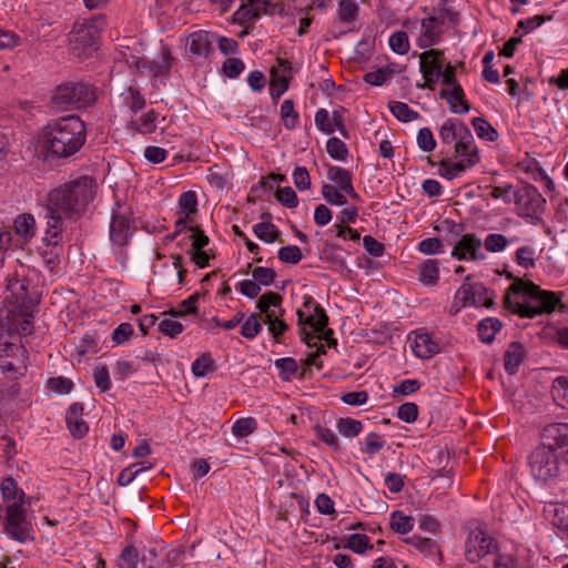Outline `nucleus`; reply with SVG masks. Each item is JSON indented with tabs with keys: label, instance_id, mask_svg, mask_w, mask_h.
<instances>
[{
	"label": "nucleus",
	"instance_id": "a18cd8bd",
	"mask_svg": "<svg viewBox=\"0 0 568 568\" xmlns=\"http://www.w3.org/2000/svg\"><path fill=\"white\" fill-rule=\"evenodd\" d=\"M179 213L191 217L197 212V195L194 191L183 192L179 197Z\"/></svg>",
	"mask_w": 568,
	"mask_h": 568
},
{
	"label": "nucleus",
	"instance_id": "bf43d9fd",
	"mask_svg": "<svg viewBox=\"0 0 568 568\" xmlns=\"http://www.w3.org/2000/svg\"><path fill=\"white\" fill-rule=\"evenodd\" d=\"M275 197L285 207L294 209L298 205L297 195L291 186L278 187Z\"/></svg>",
	"mask_w": 568,
	"mask_h": 568
},
{
	"label": "nucleus",
	"instance_id": "c03bdc74",
	"mask_svg": "<svg viewBox=\"0 0 568 568\" xmlns=\"http://www.w3.org/2000/svg\"><path fill=\"white\" fill-rule=\"evenodd\" d=\"M215 362L210 353H203L192 363V373L195 377H205L210 372L214 371Z\"/></svg>",
	"mask_w": 568,
	"mask_h": 568
},
{
	"label": "nucleus",
	"instance_id": "f257e3e1",
	"mask_svg": "<svg viewBox=\"0 0 568 568\" xmlns=\"http://www.w3.org/2000/svg\"><path fill=\"white\" fill-rule=\"evenodd\" d=\"M95 189L93 179L81 176L63 183L48 193L44 240L49 245L57 246L59 244L65 222L74 223L85 213L95 196Z\"/></svg>",
	"mask_w": 568,
	"mask_h": 568
},
{
	"label": "nucleus",
	"instance_id": "6e6552de",
	"mask_svg": "<svg viewBox=\"0 0 568 568\" xmlns=\"http://www.w3.org/2000/svg\"><path fill=\"white\" fill-rule=\"evenodd\" d=\"M297 324L302 342L307 346H313L314 335L305 328V325L312 327L315 332H322L328 323V316L325 310L310 295L303 297V306L296 312Z\"/></svg>",
	"mask_w": 568,
	"mask_h": 568
},
{
	"label": "nucleus",
	"instance_id": "052dcab7",
	"mask_svg": "<svg viewBox=\"0 0 568 568\" xmlns=\"http://www.w3.org/2000/svg\"><path fill=\"white\" fill-rule=\"evenodd\" d=\"M172 67V57L168 49H164L159 60L152 62L151 71L155 77L166 74Z\"/></svg>",
	"mask_w": 568,
	"mask_h": 568
},
{
	"label": "nucleus",
	"instance_id": "f704fd0d",
	"mask_svg": "<svg viewBox=\"0 0 568 568\" xmlns=\"http://www.w3.org/2000/svg\"><path fill=\"white\" fill-rule=\"evenodd\" d=\"M274 366L278 369V377L285 382L292 381L300 369L297 361L293 357L277 358L274 362Z\"/></svg>",
	"mask_w": 568,
	"mask_h": 568
},
{
	"label": "nucleus",
	"instance_id": "2eb2a0df",
	"mask_svg": "<svg viewBox=\"0 0 568 568\" xmlns=\"http://www.w3.org/2000/svg\"><path fill=\"white\" fill-rule=\"evenodd\" d=\"M445 17L454 20L456 12L449 9H442L439 16L428 17L420 21L422 33L417 40V45L422 49L430 48L439 40L440 27L445 23Z\"/></svg>",
	"mask_w": 568,
	"mask_h": 568
},
{
	"label": "nucleus",
	"instance_id": "aec40b11",
	"mask_svg": "<svg viewBox=\"0 0 568 568\" xmlns=\"http://www.w3.org/2000/svg\"><path fill=\"white\" fill-rule=\"evenodd\" d=\"M186 50L190 54L206 58L212 50V36L204 30H197L186 38Z\"/></svg>",
	"mask_w": 568,
	"mask_h": 568
},
{
	"label": "nucleus",
	"instance_id": "3c124183",
	"mask_svg": "<svg viewBox=\"0 0 568 568\" xmlns=\"http://www.w3.org/2000/svg\"><path fill=\"white\" fill-rule=\"evenodd\" d=\"M336 427L339 434H342L345 437L352 438L357 436L362 432L363 424L357 419L345 417L338 419Z\"/></svg>",
	"mask_w": 568,
	"mask_h": 568
},
{
	"label": "nucleus",
	"instance_id": "bb28decb",
	"mask_svg": "<svg viewBox=\"0 0 568 568\" xmlns=\"http://www.w3.org/2000/svg\"><path fill=\"white\" fill-rule=\"evenodd\" d=\"M159 114L156 111L149 110L138 119L130 121L126 128L143 135L151 134L156 130L155 122Z\"/></svg>",
	"mask_w": 568,
	"mask_h": 568
},
{
	"label": "nucleus",
	"instance_id": "393cba45",
	"mask_svg": "<svg viewBox=\"0 0 568 568\" xmlns=\"http://www.w3.org/2000/svg\"><path fill=\"white\" fill-rule=\"evenodd\" d=\"M473 276L467 275L464 283L455 293V300L462 302V305L474 306L475 295L484 292V284L480 282H473Z\"/></svg>",
	"mask_w": 568,
	"mask_h": 568
},
{
	"label": "nucleus",
	"instance_id": "0eeeda50",
	"mask_svg": "<svg viewBox=\"0 0 568 568\" xmlns=\"http://www.w3.org/2000/svg\"><path fill=\"white\" fill-rule=\"evenodd\" d=\"M106 26L104 14L92 16L82 22H77L70 32V44L73 53L81 55L87 50L93 49L100 38L101 31Z\"/></svg>",
	"mask_w": 568,
	"mask_h": 568
},
{
	"label": "nucleus",
	"instance_id": "680f3d73",
	"mask_svg": "<svg viewBox=\"0 0 568 568\" xmlns=\"http://www.w3.org/2000/svg\"><path fill=\"white\" fill-rule=\"evenodd\" d=\"M190 232L191 234L187 236V240L191 241L190 250H204L209 245L210 239L199 225L191 226Z\"/></svg>",
	"mask_w": 568,
	"mask_h": 568
},
{
	"label": "nucleus",
	"instance_id": "774afa93",
	"mask_svg": "<svg viewBox=\"0 0 568 568\" xmlns=\"http://www.w3.org/2000/svg\"><path fill=\"white\" fill-rule=\"evenodd\" d=\"M253 280L263 286L273 284L276 273L273 268L257 266L252 272Z\"/></svg>",
	"mask_w": 568,
	"mask_h": 568
},
{
	"label": "nucleus",
	"instance_id": "58836bf2",
	"mask_svg": "<svg viewBox=\"0 0 568 568\" xmlns=\"http://www.w3.org/2000/svg\"><path fill=\"white\" fill-rule=\"evenodd\" d=\"M471 125L479 139L494 142L498 139L497 130L484 118H474Z\"/></svg>",
	"mask_w": 568,
	"mask_h": 568
},
{
	"label": "nucleus",
	"instance_id": "e433bc0d",
	"mask_svg": "<svg viewBox=\"0 0 568 568\" xmlns=\"http://www.w3.org/2000/svg\"><path fill=\"white\" fill-rule=\"evenodd\" d=\"M390 113L400 122L408 123L418 119L417 111L410 109L406 103L399 101H390L388 103Z\"/></svg>",
	"mask_w": 568,
	"mask_h": 568
},
{
	"label": "nucleus",
	"instance_id": "7ed1b4c3",
	"mask_svg": "<svg viewBox=\"0 0 568 568\" xmlns=\"http://www.w3.org/2000/svg\"><path fill=\"white\" fill-rule=\"evenodd\" d=\"M87 130L78 115L62 116L49 122L42 132V143L51 159L75 154L85 143Z\"/></svg>",
	"mask_w": 568,
	"mask_h": 568
},
{
	"label": "nucleus",
	"instance_id": "c85d7f7f",
	"mask_svg": "<svg viewBox=\"0 0 568 568\" xmlns=\"http://www.w3.org/2000/svg\"><path fill=\"white\" fill-rule=\"evenodd\" d=\"M465 126L466 124L458 119L449 118L445 120L442 126L439 128V139L442 143H456L462 132H464Z\"/></svg>",
	"mask_w": 568,
	"mask_h": 568
},
{
	"label": "nucleus",
	"instance_id": "cd10ccee",
	"mask_svg": "<svg viewBox=\"0 0 568 568\" xmlns=\"http://www.w3.org/2000/svg\"><path fill=\"white\" fill-rule=\"evenodd\" d=\"M418 280L424 286H435L439 281V263L428 258L418 265Z\"/></svg>",
	"mask_w": 568,
	"mask_h": 568
},
{
	"label": "nucleus",
	"instance_id": "de8ad7c7",
	"mask_svg": "<svg viewBox=\"0 0 568 568\" xmlns=\"http://www.w3.org/2000/svg\"><path fill=\"white\" fill-rule=\"evenodd\" d=\"M551 395L559 406L568 405V377L559 376L554 381Z\"/></svg>",
	"mask_w": 568,
	"mask_h": 568
},
{
	"label": "nucleus",
	"instance_id": "9d476101",
	"mask_svg": "<svg viewBox=\"0 0 568 568\" xmlns=\"http://www.w3.org/2000/svg\"><path fill=\"white\" fill-rule=\"evenodd\" d=\"M529 467L536 479L546 481L556 477L559 471V455L556 448L538 445L529 455Z\"/></svg>",
	"mask_w": 568,
	"mask_h": 568
},
{
	"label": "nucleus",
	"instance_id": "473e14b6",
	"mask_svg": "<svg viewBox=\"0 0 568 568\" xmlns=\"http://www.w3.org/2000/svg\"><path fill=\"white\" fill-rule=\"evenodd\" d=\"M34 217L31 214H21L17 216L13 223L14 235L23 241H29L34 236Z\"/></svg>",
	"mask_w": 568,
	"mask_h": 568
},
{
	"label": "nucleus",
	"instance_id": "6ab92c4d",
	"mask_svg": "<svg viewBox=\"0 0 568 568\" xmlns=\"http://www.w3.org/2000/svg\"><path fill=\"white\" fill-rule=\"evenodd\" d=\"M83 405L72 403L65 413V423L70 434L75 438H82L87 435L89 427L82 418Z\"/></svg>",
	"mask_w": 568,
	"mask_h": 568
},
{
	"label": "nucleus",
	"instance_id": "0e129e2a",
	"mask_svg": "<svg viewBox=\"0 0 568 568\" xmlns=\"http://www.w3.org/2000/svg\"><path fill=\"white\" fill-rule=\"evenodd\" d=\"M315 125L318 131L329 135L334 132L331 114L326 109H318L315 113Z\"/></svg>",
	"mask_w": 568,
	"mask_h": 568
},
{
	"label": "nucleus",
	"instance_id": "7c9ffc66",
	"mask_svg": "<svg viewBox=\"0 0 568 568\" xmlns=\"http://www.w3.org/2000/svg\"><path fill=\"white\" fill-rule=\"evenodd\" d=\"M501 327L503 323L497 317H486L477 324L478 337L483 343L490 344Z\"/></svg>",
	"mask_w": 568,
	"mask_h": 568
},
{
	"label": "nucleus",
	"instance_id": "a878e982",
	"mask_svg": "<svg viewBox=\"0 0 568 568\" xmlns=\"http://www.w3.org/2000/svg\"><path fill=\"white\" fill-rule=\"evenodd\" d=\"M525 349L524 346L518 342H513L508 346L504 355V367L509 375H514L518 372L519 366L524 362Z\"/></svg>",
	"mask_w": 568,
	"mask_h": 568
},
{
	"label": "nucleus",
	"instance_id": "2f4dec72",
	"mask_svg": "<svg viewBox=\"0 0 568 568\" xmlns=\"http://www.w3.org/2000/svg\"><path fill=\"white\" fill-rule=\"evenodd\" d=\"M326 176L342 192L353 183V174L338 165H328Z\"/></svg>",
	"mask_w": 568,
	"mask_h": 568
},
{
	"label": "nucleus",
	"instance_id": "79ce46f5",
	"mask_svg": "<svg viewBox=\"0 0 568 568\" xmlns=\"http://www.w3.org/2000/svg\"><path fill=\"white\" fill-rule=\"evenodd\" d=\"M343 547L362 555L368 548H372L371 538L364 534H352L346 538Z\"/></svg>",
	"mask_w": 568,
	"mask_h": 568
},
{
	"label": "nucleus",
	"instance_id": "b1692460",
	"mask_svg": "<svg viewBox=\"0 0 568 568\" xmlns=\"http://www.w3.org/2000/svg\"><path fill=\"white\" fill-rule=\"evenodd\" d=\"M440 97L447 100L453 113H467L470 110L460 84L443 89Z\"/></svg>",
	"mask_w": 568,
	"mask_h": 568
},
{
	"label": "nucleus",
	"instance_id": "37998d69",
	"mask_svg": "<svg viewBox=\"0 0 568 568\" xmlns=\"http://www.w3.org/2000/svg\"><path fill=\"white\" fill-rule=\"evenodd\" d=\"M253 232L256 237L265 243H273L281 234L280 230L274 224L268 222H260L255 224L253 226Z\"/></svg>",
	"mask_w": 568,
	"mask_h": 568
},
{
	"label": "nucleus",
	"instance_id": "c756f323",
	"mask_svg": "<svg viewBox=\"0 0 568 568\" xmlns=\"http://www.w3.org/2000/svg\"><path fill=\"white\" fill-rule=\"evenodd\" d=\"M545 516L552 526L568 534V508L564 505L551 504L545 508Z\"/></svg>",
	"mask_w": 568,
	"mask_h": 568
},
{
	"label": "nucleus",
	"instance_id": "6e6d98bb",
	"mask_svg": "<svg viewBox=\"0 0 568 568\" xmlns=\"http://www.w3.org/2000/svg\"><path fill=\"white\" fill-rule=\"evenodd\" d=\"M362 445H363L361 448L362 453L369 455V456H374L384 447L385 442L382 440V438L378 434L369 433L365 437V440L363 442Z\"/></svg>",
	"mask_w": 568,
	"mask_h": 568
},
{
	"label": "nucleus",
	"instance_id": "13d9d810",
	"mask_svg": "<svg viewBox=\"0 0 568 568\" xmlns=\"http://www.w3.org/2000/svg\"><path fill=\"white\" fill-rule=\"evenodd\" d=\"M277 257L283 263L297 264L302 260L303 255L298 246L287 245L278 250Z\"/></svg>",
	"mask_w": 568,
	"mask_h": 568
},
{
	"label": "nucleus",
	"instance_id": "20e7f679",
	"mask_svg": "<svg viewBox=\"0 0 568 568\" xmlns=\"http://www.w3.org/2000/svg\"><path fill=\"white\" fill-rule=\"evenodd\" d=\"M28 366L29 354L21 341L0 338V372L3 375L0 392L4 397L16 398L20 395V381L26 377Z\"/></svg>",
	"mask_w": 568,
	"mask_h": 568
},
{
	"label": "nucleus",
	"instance_id": "603ef678",
	"mask_svg": "<svg viewBox=\"0 0 568 568\" xmlns=\"http://www.w3.org/2000/svg\"><path fill=\"white\" fill-rule=\"evenodd\" d=\"M393 75V70L388 67L381 68L364 74V81L371 85H383Z\"/></svg>",
	"mask_w": 568,
	"mask_h": 568
},
{
	"label": "nucleus",
	"instance_id": "5701e85b",
	"mask_svg": "<svg viewBox=\"0 0 568 568\" xmlns=\"http://www.w3.org/2000/svg\"><path fill=\"white\" fill-rule=\"evenodd\" d=\"M405 542L412 545L425 557L437 559L438 564L442 562V551L435 540L418 535H413L412 537L406 538Z\"/></svg>",
	"mask_w": 568,
	"mask_h": 568
},
{
	"label": "nucleus",
	"instance_id": "9b49d317",
	"mask_svg": "<svg viewBox=\"0 0 568 568\" xmlns=\"http://www.w3.org/2000/svg\"><path fill=\"white\" fill-rule=\"evenodd\" d=\"M514 201L517 205L518 215L538 222L545 210L546 200L538 189L531 184H526L521 190L514 192Z\"/></svg>",
	"mask_w": 568,
	"mask_h": 568
},
{
	"label": "nucleus",
	"instance_id": "8fccbe9b",
	"mask_svg": "<svg viewBox=\"0 0 568 568\" xmlns=\"http://www.w3.org/2000/svg\"><path fill=\"white\" fill-rule=\"evenodd\" d=\"M326 151L336 161H346L348 155L347 145L338 138L332 136L327 140Z\"/></svg>",
	"mask_w": 568,
	"mask_h": 568
},
{
	"label": "nucleus",
	"instance_id": "a211bd4d",
	"mask_svg": "<svg viewBox=\"0 0 568 568\" xmlns=\"http://www.w3.org/2000/svg\"><path fill=\"white\" fill-rule=\"evenodd\" d=\"M541 444L550 446V448L568 447V424L554 423L544 427L541 433Z\"/></svg>",
	"mask_w": 568,
	"mask_h": 568
},
{
	"label": "nucleus",
	"instance_id": "09e8293b",
	"mask_svg": "<svg viewBox=\"0 0 568 568\" xmlns=\"http://www.w3.org/2000/svg\"><path fill=\"white\" fill-rule=\"evenodd\" d=\"M281 118L283 125L287 130H294L298 122V113L294 110V102L290 99L284 100L281 105Z\"/></svg>",
	"mask_w": 568,
	"mask_h": 568
},
{
	"label": "nucleus",
	"instance_id": "4be33fe9",
	"mask_svg": "<svg viewBox=\"0 0 568 568\" xmlns=\"http://www.w3.org/2000/svg\"><path fill=\"white\" fill-rule=\"evenodd\" d=\"M0 491L4 507L26 505L24 491L18 487L17 481L12 477H6L0 483Z\"/></svg>",
	"mask_w": 568,
	"mask_h": 568
},
{
	"label": "nucleus",
	"instance_id": "5fc2aeb1",
	"mask_svg": "<svg viewBox=\"0 0 568 568\" xmlns=\"http://www.w3.org/2000/svg\"><path fill=\"white\" fill-rule=\"evenodd\" d=\"M548 18L541 14H537L532 18L519 20L517 23V28L515 30V34H527L540 27Z\"/></svg>",
	"mask_w": 568,
	"mask_h": 568
},
{
	"label": "nucleus",
	"instance_id": "f3484780",
	"mask_svg": "<svg viewBox=\"0 0 568 568\" xmlns=\"http://www.w3.org/2000/svg\"><path fill=\"white\" fill-rule=\"evenodd\" d=\"M454 149L456 156L464 159L468 165H476L480 161L474 135L467 125L457 139Z\"/></svg>",
	"mask_w": 568,
	"mask_h": 568
},
{
	"label": "nucleus",
	"instance_id": "1a4fd4ad",
	"mask_svg": "<svg viewBox=\"0 0 568 568\" xmlns=\"http://www.w3.org/2000/svg\"><path fill=\"white\" fill-rule=\"evenodd\" d=\"M499 542L483 527L476 526L468 530L464 541V557L470 564H476L487 555L497 554Z\"/></svg>",
	"mask_w": 568,
	"mask_h": 568
},
{
	"label": "nucleus",
	"instance_id": "4d7b16f0",
	"mask_svg": "<svg viewBox=\"0 0 568 568\" xmlns=\"http://www.w3.org/2000/svg\"><path fill=\"white\" fill-rule=\"evenodd\" d=\"M390 49L398 54H405L409 50V41L406 32L397 31L389 37Z\"/></svg>",
	"mask_w": 568,
	"mask_h": 568
},
{
	"label": "nucleus",
	"instance_id": "ddd939ff",
	"mask_svg": "<svg viewBox=\"0 0 568 568\" xmlns=\"http://www.w3.org/2000/svg\"><path fill=\"white\" fill-rule=\"evenodd\" d=\"M134 230L130 210L116 203L115 209L112 210L109 227V236L112 244L119 247L126 246L131 241Z\"/></svg>",
	"mask_w": 568,
	"mask_h": 568
},
{
	"label": "nucleus",
	"instance_id": "412c9836",
	"mask_svg": "<svg viewBox=\"0 0 568 568\" xmlns=\"http://www.w3.org/2000/svg\"><path fill=\"white\" fill-rule=\"evenodd\" d=\"M412 349L418 358L428 359L438 354L440 347L430 334L416 333Z\"/></svg>",
	"mask_w": 568,
	"mask_h": 568
},
{
	"label": "nucleus",
	"instance_id": "ea45409f",
	"mask_svg": "<svg viewBox=\"0 0 568 568\" xmlns=\"http://www.w3.org/2000/svg\"><path fill=\"white\" fill-rule=\"evenodd\" d=\"M358 6L354 0H339L337 17L343 23H352L358 16Z\"/></svg>",
	"mask_w": 568,
	"mask_h": 568
},
{
	"label": "nucleus",
	"instance_id": "72a5a7b5",
	"mask_svg": "<svg viewBox=\"0 0 568 568\" xmlns=\"http://www.w3.org/2000/svg\"><path fill=\"white\" fill-rule=\"evenodd\" d=\"M471 166L473 165H468V162H466L464 159L457 162H453L449 159H444L439 162L440 175L448 181L456 179L460 173L465 172L468 168Z\"/></svg>",
	"mask_w": 568,
	"mask_h": 568
},
{
	"label": "nucleus",
	"instance_id": "864d4df0",
	"mask_svg": "<svg viewBox=\"0 0 568 568\" xmlns=\"http://www.w3.org/2000/svg\"><path fill=\"white\" fill-rule=\"evenodd\" d=\"M139 561V552L135 547L133 546H126L119 559H118V567L119 568H136Z\"/></svg>",
	"mask_w": 568,
	"mask_h": 568
},
{
	"label": "nucleus",
	"instance_id": "4468645a",
	"mask_svg": "<svg viewBox=\"0 0 568 568\" xmlns=\"http://www.w3.org/2000/svg\"><path fill=\"white\" fill-rule=\"evenodd\" d=\"M443 57L442 51L433 49L419 54V71L425 81L423 84H417V88L434 89L435 83L442 74Z\"/></svg>",
	"mask_w": 568,
	"mask_h": 568
},
{
	"label": "nucleus",
	"instance_id": "c9c22d12",
	"mask_svg": "<svg viewBox=\"0 0 568 568\" xmlns=\"http://www.w3.org/2000/svg\"><path fill=\"white\" fill-rule=\"evenodd\" d=\"M414 524V518L405 515L403 511L395 510L390 514L389 526L395 532L408 534L413 530Z\"/></svg>",
	"mask_w": 568,
	"mask_h": 568
},
{
	"label": "nucleus",
	"instance_id": "39448f33",
	"mask_svg": "<svg viewBox=\"0 0 568 568\" xmlns=\"http://www.w3.org/2000/svg\"><path fill=\"white\" fill-rule=\"evenodd\" d=\"M94 101L95 93L91 85L82 82H67L55 89L51 98V106L55 111H67L84 108Z\"/></svg>",
	"mask_w": 568,
	"mask_h": 568
},
{
	"label": "nucleus",
	"instance_id": "423d86ee",
	"mask_svg": "<svg viewBox=\"0 0 568 568\" xmlns=\"http://www.w3.org/2000/svg\"><path fill=\"white\" fill-rule=\"evenodd\" d=\"M283 297L275 292H267L260 296L256 308L263 315V323L276 343H282L284 334L290 326L284 321L285 311L282 307Z\"/></svg>",
	"mask_w": 568,
	"mask_h": 568
},
{
	"label": "nucleus",
	"instance_id": "338daca9",
	"mask_svg": "<svg viewBox=\"0 0 568 568\" xmlns=\"http://www.w3.org/2000/svg\"><path fill=\"white\" fill-rule=\"evenodd\" d=\"M507 244L508 240L506 239V236L499 233L488 234L484 242L486 250L493 253L504 251Z\"/></svg>",
	"mask_w": 568,
	"mask_h": 568
},
{
	"label": "nucleus",
	"instance_id": "f8f14e48",
	"mask_svg": "<svg viewBox=\"0 0 568 568\" xmlns=\"http://www.w3.org/2000/svg\"><path fill=\"white\" fill-rule=\"evenodd\" d=\"M3 525L10 538L19 542L32 539V524L26 505L7 506Z\"/></svg>",
	"mask_w": 568,
	"mask_h": 568
},
{
	"label": "nucleus",
	"instance_id": "f03ea898",
	"mask_svg": "<svg viewBox=\"0 0 568 568\" xmlns=\"http://www.w3.org/2000/svg\"><path fill=\"white\" fill-rule=\"evenodd\" d=\"M560 302V296L551 291L541 290L530 281L516 280L506 291L504 307L521 318L550 314Z\"/></svg>",
	"mask_w": 568,
	"mask_h": 568
},
{
	"label": "nucleus",
	"instance_id": "a19ab883",
	"mask_svg": "<svg viewBox=\"0 0 568 568\" xmlns=\"http://www.w3.org/2000/svg\"><path fill=\"white\" fill-rule=\"evenodd\" d=\"M321 193L326 203L331 205L342 206L347 203L345 193L331 183H324Z\"/></svg>",
	"mask_w": 568,
	"mask_h": 568
},
{
	"label": "nucleus",
	"instance_id": "4c0bfd02",
	"mask_svg": "<svg viewBox=\"0 0 568 568\" xmlns=\"http://www.w3.org/2000/svg\"><path fill=\"white\" fill-rule=\"evenodd\" d=\"M263 315L253 313L243 323L241 335L247 339H254L262 331Z\"/></svg>",
	"mask_w": 568,
	"mask_h": 568
},
{
	"label": "nucleus",
	"instance_id": "e2e57ef3",
	"mask_svg": "<svg viewBox=\"0 0 568 568\" xmlns=\"http://www.w3.org/2000/svg\"><path fill=\"white\" fill-rule=\"evenodd\" d=\"M314 430H315L316 437L321 442H323L324 444H326L327 446H329L331 448H333L335 450H337L339 448L338 437L332 429L321 426V425H317L314 428Z\"/></svg>",
	"mask_w": 568,
	"mask_h": 568
},
{
	"label": "nucleus",
	"instance_id": "dca6fc26",
	"mask_svg": "<svg viewBox=\"0 0 568 568\" xmlns=\"http://www.w3.org/2000/svg\"><path fill=\"white\" fill-rule=\"evenodd\" d=\"M481 241L475 234H464L454 246L452 256L459 261H483L486 255L480 251Z\"/></svg>",
	"mask_w": 568,
	"mask_h": 568
},
{
	"label": "nucleus",
	"instance_id": "69168bd1",
	"mask_svg": "<svg viewBox=\"0 0 568 568\" xmlns=\"http://www.w3.org/2000/svg\"><path fill=\"white\" fill-rule=\"evenodd\" d=\"M159 331L171 338L178 337L184 329L183 325L175 320L163 318L158 326Z\"/></svg>",
	"mask_w": 568,
	"mask_h": 568
},
{
	"label": "nucleus",
	"instance_id": "49530a36",
	"mask_svg": "<svg viewBox=\"0 0 568 568\" xmlns=\"http://www.w3.org/2000/svg\"><path fill=\"white\" fill-rule=\"evenodd\" d=\"M257 429V420L254 417H243L234 422L232 434L237 438H244Z\"/></svg>",
	"mask_w": 568,
	"mask_h": 568
}]
</instances>
